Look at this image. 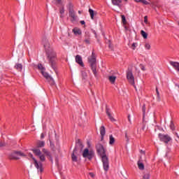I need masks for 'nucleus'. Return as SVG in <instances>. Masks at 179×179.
<instances>
[{"label":"nucleus","mask_w":179,"mask_h":179,"mask_svg":"<svg viewBox=\"0 0 179 179\" xmlns=\"http://www.w3.org/2000/svg\"><path fill=\"white\" fill-rule=\"evenodd\" d=\"M38 69L41 71V73H42L43 76L47 79L49 82H51V85H55V81H54V78L51 77L47 72H45V68L43 66V64L38 65Z\"/></svg>","instance_id":"4"},{"label":"nucleus","mask_w":179,"mask_h":179,"mask_svg":"<svg viewBox=\"0 0 179 179\" xmlns=\"http://www.w3.org/2000/svg\"><path fill=\"white\" fill-rule=\"evenodd\" d=\"M146 112V106L145 105L143 106V114H145V113Z\"/></svg>","instance_id":"39"},{"label":"nucleus","mask_w":179,"mask_h":179,"mask_svg":"<svg viewBox=\"0 0 179 179\" xmlns=\"http://www.w3.org/2000/svg\"><path fill=\"white\" fill-rule=\"evenodd\" d=\"M115 142V138H114V136L113 135L109 136V144L114 145Z\"/></svg>","instance_id":"23"},{"label":"nucleus","mask_w":179,"mask_h":179,"mask_svg":"<svg viewBox=\"0 0 179 179\" xmlns=\"http://www.w3.org/2000/svg\"><path fill=\"white\" fill-rule=\"evenodd\" d=\"M145 48L146 50H150V44H149V43H145Z\"/></svg>","instance_id":"31"},{"label":"nucleus","mask_w":179,"mask_h":179,"mask_svg":"<svg viewBox=\"0 0 179 179\" xmlns=\"http://www.w3.org/2000/svg\"><path fill=\"white\" fill-rule=\"evenodd\" d=\"M94 156V150H89V149L85 148L83 152V157L85 159H89V160H92L93 157Z\"/></svg>","instance_id":"8"},{"label":"nucleus","mask_w":179,"mask_h":179,"mask_svg":"<svg viewBox=\"0 0 179 179\" xmlns=\"http://www.w3.org/2000/svg\"><path fill=\"white\" fill-rule=\"evenodd\" d=\"M127 78L131 85H135V78L134 77V74H132L131 71L129 70L127 72Z\"/></svg>","instance_id":"10"},{"label":"nucleus","mask_w":179,"mask_h":179,"mask_svg":"<svg viewBox=\"0 0 179 179\" xmlns=\"http://www.w3.org/2000/svg\"><path fill=\"white\" fill-rule=\"evenodd\" d=\"M14 68L17 69L18 72H22L23 69V65H22V64H16Z\"/></svg>","instance_id":"21"},{"label":"nucleus","mask_w":179,"mask_h":179,"mask_svg":"<svg viewBox=\"0 0 179 179\" xmlns=\"http://www.w3.org/2000/svg\"><path fill=\"white\" fill-rule=\"evenodd\" d=\"M124 1H128V0H124Z\"/></svg>","instance_id":"52"},{"label":"nucleus","mask_w":179,"mask_h":179,"mask_svg":"<svg viewBox=\"0 0 179 179\" xmlns=\"http://www.w3.org/2000/svg\"><path fill=\"white\" fill-rule=\"evenodd\" d=\"M100 134H101V141L104 139V135H106V127L104 126H101L100 128Z\"/></svg>","instance_id":"16"},{"label":"nucleus","mask_w":179,"mask_h":179,"mask_svg":"<svg viewBox=\"0 0 179 179\" xmlns=\"http://www.w3.org/2000/svg\"><path fill=\"white\" fill-rule=\"evenodd\" d=\"M69 16H70V17H71L72 22H75V20H76V19L78 17L76 16V14H75V11L72 8L69 9Z\"/></svg>","instance_id":"12"},{"label":"nucleus","mask_w":179,"mask_h":179,"mask_svg":"<svg viewBox=\"0 0 179 179\" xmlns=\"http://www.w3.org/2000/svg\"><path fill=\"white\" fill-rule=\"evenodd\" d=\"M128 120H129V122H130V124H131V115H128Z\"/></svg>","instance_id":"43"},{"label":"nucleus","mask_w":179,"mask_h":179,"mask_svg":"<svg viewBox=\"0 0 179 179\" xmlns=\"http://www.w3.org/2000/svg\"><path fill=\"white\" fill-rule=\"evenodd\" d=\"M106 114L109 118V120L112 122H115V119L113 117V115H111V113H110V110L108 108H106Z\"/></svg>","instance_id":"18"},{"label":"nucleus","mask_w":179,"mask_h":179,"mask_svg":"<svg viewBox=\"0 0 179 179\" xmlns=\"http://www.w3.org/2000/svg\"><path fill=\"white\" fill-rule=\"evenodd\" d=\"M76 62L80 65V66H84L83 61L82 60V57L79 55L76 56Z\"/></svg>","instance_id":"13"},{"label":"nucleus","mask_w":179,"mask_h":179,"mask_svg":"<svg viewBox=\"0 0 179 179\" xmlns=\"http://www.w3.org/2000/svg\"><path fill=\"white\" fill-rule=\"evenodd\" d=\"M73 32L74 33V34L76 35H80L82 34V31H80V29H78V28H75L73 29Z\"/></svg>","instance_id":"24"},{"label":"nucleus","mask_w":179,"mask_h":179,"mask_svg":"<svg viewBox=\"0 0 179 179\" xmlns=\"http://www.w3.org/2000/svg\"><path fill=\"white\" fill-rule=\"evenodd\" d=\"M36 146H37V148H44V146H45V142L41 141H38L36 143Z\"/></svg>","instance_id":"22"},{"label":"nucleus","mask_w":179,"mask_h":179,"mask_svg":"<svg viewBox=\"0 0 179 179\" xmlns=\"http://www.w3.org/2000/svg\"><path fill=\"white\" fill-rule=\"evenodd\" d=\"M78 13L80 15L82 13V11L79 10Z\"/></svg>","instance_id":"50"},{"label":"nucleus","mask_w":179,"mask_h":179,"mask_svg":"<svg viewBox=\"0 0 179 179\" xmlns=\"http://www.w3.org/2000/svg\"><path fill=\"white\" fill-rule=\"evenodd\" d=\"M29 157L34 160V164L36 169H37L38 171L43 173V164H41V162H38L37 159L33 157V154L31 153L29 154Z\"/></svg>","instance_id":"6"},{"label":"nucleus","mask_w":179,"mask_h":179,"mask_svg":"<svg viewBox=\"0 0 179 179\" xmlns=\"http://www.w3.org/2000/svg\"><path fill=\"white\" fill-rule=\"evenodd\" d=\"M170 128L172 131H174V123H173V121L171 122Z\"/></svg>","instance_id":"32"},{"label":"nucleus","mask_w":179,"mask_h":179,"mask_svg":"<svg viewBox=\"0 0 179 179\" xmlns=\"http://www.w3.org/2000/svg\"><path fill=\"white\" fill-rule=\"evenodd\" d=\"M24 154L20 151H13L9 155L10 160H19L20 157H24Z\"/></svg>","instance_id":"5"},{"label":"nucleus","mask_w":179,"mask_h":179,"mask_svg":"<svg viewBox=\"0 0 179 179\" xmlns=\"http://www.w3.org/2000/svg\"><path fill=\"white\" fill-rule=\"evenodd\" d=\"M144 179H149L150 178V175L148 173H146L143 176Z\"/></svg>","instance_id":"35"},{"label":"nucleus","mask_w":179,"mask_h":179,"mask_svg":"<svg viewBox=\"0 0 179 179\" xmlns=\"http://www.w3.org/2000/svg\"><path fill=\"white\" fill-rule=\"evenodd\" d=\"M136 47H138V43H132V45H131L132 50H135V48H136Z\"/></svg>","instance_id":"30"},{"label":"nucleus","mask_w":179,"mask_h":179,"mask_svg":"<svg viewBox=\"0 0 179 179\" xmlns=\"http://www.w3.org/2000/svg\"><path fill=\"white\" fill-rule=\"evenodd\" d=\"M43 45L45 50L48 59L53 69H55V64H57V53L54 52V50L50 45V42L46 38H43L42 41Z\"/></svg>","instance_id":"1"},{"label":"nucleus","mask_w":179,"mask_h":179,"mask_svg":"<svg viewBox=\"0 0 179 179\" xmlns=\"http://www.w3.org/2000/svg\"><path fill=\"white\" fill-rule=\"evenodd\" d=\"M59 13L62 15H64V13H65V9L64 8V7H62V8H60Z\"/></svg>","instance_id":"34"},{"label":"nucleus","mask_w":179,"mask_h":179,"mask_svg":"<svg viewBox=\"0 0 179 179\" xmlns=\"http://www.w3.org/2000/svg\"><path fill=\"white\" fill-rule=\"evenodd\" d=\"M122 17V22L123 24H127V19L125 18V15H121Z\"/></svg>","instance_id":"28"},{"label":"nucleus","mask_w":179,"mask_h":179,"mask_svg":"<svg viewBox=\"0 0 179 179\" xmlns=\"http://www.w3.org/2000/svg\"><path fill=\"white\" fill-rule=\"evenodd\" d=\"M57 5H62L64 3V0H55Z\"/></svg>","instance_id":"29"},{"label":"nucleus","mask_w":179,"mask_h":179,"mask_svg":"<svg viewBox=\"0 0 179 179\" xmlns=\"http://www.w3.org/2000/svg\"><path fill=\"white\" fill-rule=\"evenodd\" d=\"M88 62L90 65L93 74L94 76H97V66L96 64V56L94 55V52H92V55L88 57Z\"/></svg>","instance_id":"3"},{"label":"nucleus","mask_w":179,"mask_h":179,"mask_svg":"<svg viewBox=\"0 0 179 179\" xmlns=\"http://www.w3.org/2000/svg\"><path fill=\"white\" fill-rule=\"evenodd\" d=\"M159 138L162 142H164V143H169L170 141H171V137L167 134H159Z\"/></svg>","instance_id":"9"},{"label":"nucleus","mask_w":179,"mask_h":179,"mask_svg":"<svg viewBox=\"0 0 179 179\" xmlns=\"http://www.w3.org/2000/svg\"><path fill=\"white\" fill-rule=\"evenodd\" d=\"M140 68L141 71H146V69H145V66H143V64H140Z\"/></svg>","instance_id":"36"},{"label":"nucleus","mask_w":179,"mask_h":179,"mask_svg":"<svg viewBox=\"0 0 179 179\" xmlns=\"http://www.w3.org/2000/svg\"><path fill=\"white\" fill-rule=\"evenodd\" d=\"M125 137L128 139V135L127 134H125Z\"/></svg>","instance_id":"48"},{"label":"nucleus","mask_w":179,"mask_h":179,"mask_svg":"<svg viewBox=\"0 0 179 179\" xmlns=\"http://www.w3.org/2000/svg\"><path fill=\"white\" fill-rule=\"evenodd\" d=\"M138 166L139 170H144L145 169V165H143V163L138 162Z\"/></svg>","instance_id":"25"},{"label":"nucleus","mask_w":179,"mask_h":179,"mask_svg":"<svg viewBox=\"0 0 179 179\" xmlns=\"http://www.w3.org/2000/svg\"><path fill=\"white\" fill-rule=\"evenodd\" d=\"M141 34L143 37V38H148V34L146 32H145V31L141 30Z\"/></svg>","instance_id":"26"},{"label":"nucleus","mask_w":179,"mask_h":179,"mask_svg":"<svg viewBox=\"0 0 179 179\" xmlns=\"http://www.w3.org/2000/svg\"><path fill=\"white\" fill-rule=\"evenodd\" d=\"M140 2H141V3H143L144 5H148V3H149L145 0H141V1H140Z\"/></svg>","instance_id":"38"},{"label":"nucleus","mask_w":179,"mask_h":179,"mask_svg":"<svg viewBox=\"0 0 179 179\" xmlns=\"http://www.w3.org/2000/svg\"><path fill=\"white\" fill-rule=\"evenodd\" d=\"M90 177H92V178H94V173H90Z\"/></svg>","instance_id":"41"},{"label":"nucleus","mask_w":179,"mask_h":179,"mask_svg":"<svg viewBox=\"0 0 179 179\" xmlns=\"http://www.w3.org/2000/svg\"><path fill=\"white\" fill-rule=\"evenodd\" d=\"M85 44H90V39L89 38H87L85 39Z\"/></svg>","instance_id":"33"},{"label":"nucleus","mask_w":179,"mask_h":179,"mask_svg":"<svg viewBox=\"0 0 179 179\" xmlns=\"http://www.w3.org/2000/svg\"><path fill=\"white\" fill-rule=\"evenodd\" d=\"M2 146H3V144L0 143V148H1Z\"/></svg>","instance_id":"49"},{"label":"nucleus","mask_w":179,"mask_h":179,"mask_svg":"<svg viewBox=\"0 0 179 179\" xmlns=\"http://www.w3.org/2000/svg\"><path fill=\"white\" fill-rule=\"evenodd\" d=\"M42 152L45 155H47L48 157H49V159H50V160H51L52 162V157L51 156V152H50V151H48L47 149H45V148H43V150H42Z\"/></svg>","instance_id":"17"},{"label":"nucleus","mask_w":179,"mask_h":179,"mask_svg":"<svg viewBox=\"0 0 179 179\" xmlns=\"http://www.w3.org/2000/svg\"><path fill=\"white\" fill-rule=\"evenodd\" d=\"M115 79H117V77L115 76H109V80L111 83H114V82H115Z\"/></svg>","instance_id":"27"},{"label":"nucleus","mask_w":179,"mask_h":179,"mask_svg":"<svg viewBox=\"0 0 179 179\" xmlns=\"http://www.w3.org/2000/svg\"><path fill=\"white\" fill-rule=\"evenodd\" d=\"M135 2H141L142 0H134Z\"/></svg>","instance_id":"46"},{"label":"nucleus","mask_w":179,"mask_h":179,"mask_svg":"<svg viewBox=\"0 0 179 179\" xmlns=\"http://www.w3.org/2000/svg\"><path fill=\"white\" fill-rule=\"evenodd\" d=\"M176 136H178V134H176Z\"/></svg>","instance_id":"51"},{"label":"nucleus","mask_w":179,"mask_h":179,"mask_svg":"<svg viewBox=\"0 0 179 179\" xmlns=\"http://www.w3.org/2000/svg\"><path fill=\"white\" fill-rule=\"evenodd\" d=\"M71 159L73 162H78V151L76 150V148L73 151Z\"/></svg>","instance_id":"15"},{"label":"nucleus","mask_w":179,"mask_h":179,"mask_svg":"<svg viewBox=\"0 0 179 179\" xmlns=\"http://www.w3.org/2000/svg\"><path fill=\"white\" fill-rule=\"evenodd\" d=\"M144 23H145V24H148V16H145L144 17Z\"/></svg>","instance_id":"37"},{"label":"nucleus","mask_w":179,"mask_h":179,"mask_svg":"<svg viewBox=\"0 0 179 179\" xmlns=\"http://www.w3.org/2000/svg\"><path fill=\"white\" fill-rule=\"evenodd\" d=\"M89 13L90 15V17L92 20L94 19V16H96V15H97V12L93 10V9H92V8L89 9Z\"/></svg>","instance_id":"19"},{"label":"nucleus","mask_w":179,"mask_h":179,"mask_svg":"<svg viewBox=\"0 0 179 179\" xmlns=\"http://www.w3.org/2000/svg\"><path fill=\"white\" fill-rule=\"evenodd\" d=\"M32 152L35 156H37L41 162H45V156L41 153V150L38 148H33Z\"/></svg>","instance_id":"7"},{"label":"nucleus","mask_w":179,"mask_h":179,"mask_svg":"<svg viewBox=\"0 0 179 179\" xmlns=\"http://www.w3.org/2000/svg\"><path fill=\"white\" fill-rule=\"evenodd\" d=\"M96 148L97 153L101 157L104 171H108V169H110V162L108 161V157L106 155V148L100 143L96 144Z\"/></svg>","instance_id":"2"},{"label":"nucleus","mask_w":179,"mask_h":179,"mask_svg":"<svg viewBox=\"0 0 179 179\" xmlns=\"http://www.w3.org/2000/svg\"><path fill=\"white\" fill-rule=\"evenodd\" d=\"M141 152L143 153V155H145V151L141 150Z\"/></svg>","instance_id":"47"},{"label":"nucleus","mask_w":179,"mask_h":179,"mask_svg":"<svg viewBox=\"0 0 179 179\" xmlns=\"http://www.w3.org/2000/svg\"><path fill=\"white\" fill-rule=\"evenodd\" d=\"M50 148L52 149H54L55 146H54V144L52 143V142L50 141Z\"/></svg>","instance_id":"40"},{"label":"nucleus","mask_w":179,"mask_h":179,"mask_svg":"<svg viewBox=\"0 0 179 179\" xmlns=\"http://www.w3.org/2000/svg\"><path fill=\"white\" fill-rule=\"evenodd\" d=\"M112 5L114 6H117L118 8H121V3H122V0H111Z\"/></svg>","instance_id":"14"},{"label":"nucleus","mask_w":179,"mask_h":179,"mask_svg":"<svg viewBox=\"0 0 179 179\" xmlns=\"http://www.w3.org/2000/svg\"><path fill=\"white\" fill-rule=\"evenodd\" d=\"M156 92H157V97H159V96H160V94L159 93V90H157V88H156Z\"/></svg>","instance_id":"42"},{"label":"nucleus","mask_w":179,"mask_h":179,"mask_svg":"<svg viewBox=\"0 0 179 179\" xmlns=\"http://www.w3.org/2000/svg\"><path fill=\"white\" fill-rule=\"evenodd\" d=\"M75 149H76L77 152H78V150H82L83 149V144L82 143V141H80V139H78L76 141Z\"/></svg>","instance_id":"11"},{"label":"nucleus","mask_w":179,"mask_h":179,"mask_svg":"<svg viewBox=\"0 0 179 179\" xmlns=\"http://www.w3.org/2000/svg\"><path fill=\"white\" fill-rule=\"evenodd\" d=\"M85 22L84 20L80 21V24H85Z\"/></svg>","instance_id":"45"},{"label":"nucleus","mask_w":179,"mask_h":179,"mask_svg":"<svg viewBox=\"0 0 179 179\" xmlns=\"http://www.w3.org/2000/svg\"><path fill=\"white\" fill-rule=\"evenodd\" d=\"M171 65H172V66H173V68L176 69V71L179 72V63L178 62H171Z\"/></svg>","instance_id":"20"},{"label":"nucleus","mask_w":179,"mask_h":179,"mask_svg":"<svg viewBox=\"0 0 179 179\" xmlns=\"http://www.w3.org/2000/svg\"><path fill=\"white\" fill-rule=\"evenodd\" d=\"M43 138H45L44 134H41V139H43Z\"/></svg>","instance_id":"44"}]
</instances>
